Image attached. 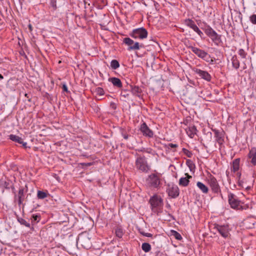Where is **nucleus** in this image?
Masks as SVG:
<instances>
[{
    "label": "nucleus",
    "mask_w": 256,
    "mask_h": 256,
    "mask_svg": "<svg viewBox=\"0 0 256 256\" xmlns=\"http://www.w3.org/2000/svg\"><path fill=\"white\" fill-rule=\"evenodd\" d=\"M145 185L151 190H159L162 185L160 174L152 173L148 175L146 179Z\"/></svg>",
    "instance_id": "obj_1"
},
{
    "label": "nucleus",
    "mask_w": 256,
    "mask_h": 256,
    "mask_svg": "<svg viewBox=\"0 0 256 256\" xmlns=\"http://www.w3.org/2000/svg\"><path fill=\"white\" fill-rule=\"evenodd\" d=\"M76 244L77 245H80L84 248H90L92 246V242L88 234L86 232L80 234L76 240Z\"/></svg>",
    "instance_id": "obj_2"
},
{
    "label": "nucleus",
    "mask_w": 256,
    "mask_h": 256,
    "mask_svg": "<svg viewBox=\"0 0 256 256\" xmlns=\"http://www.w3.org/2000/svg\"><path fill=\"white\" fill-rule=\"evenodd\" d=\"M202 30L216 45L222 42L221 36L218 34L210 26H206L204 28H202Z\"/></svg>",
    "instance_id": "obj_3"
},
{
    "label": "nucleus",
    "mask_w": 256,
    "mask_h": 256,
    "mask_svg": "<svg viewBox=\"0 0 256 256\" xmlns=\"http://www.w3.org/2000/svg\"><path fill=\"white\" fill-rule=\"evenodd\" d=\"M136 168L144 172H147L150 169L144 156L138 157L136 160Z\"/></svg>",
    "instance_id": "obj_4"
},
{
    "label": "nucleus",
    "mask_w": 256,
    "mask_h": 256,
    "mask_svg": "<svg viewBox=\"0 0 256 256\" xmlns=\"http://www.w3.org/2000/svg\"><path fill=\"white\" fill-rule=\"evenodd\" d=\"M150 202L151 205L152 209L154 211H157L158 209H161L163 206V200L160 196L158 194H154L150 198Z\"/></svg>",
    "instance_id": "obj_5"
},
{
    "label": "nucleus",
    "mask_w": 256,
    "mask_h": 256,
    "mask_svg": "<svg viewBox=\"0 0 256 256\" xmlns=\"http://www.w3.org/2000/svg\"><path fill=\"white\" fill-rule=\"evenodd\" d=\"M130 35L134 38L144 39L147 37L148 32L144 28H140L134 30Z\"/></svg>",
    "instance_id": "obj_6"
},
{
    "label": "nucleus",
    "mask_w": 256,
    "mask_h": 256,
    "mask_svg": "<svg viewBox=\"0 0 256 256\" xmlns=\"http://www.w3.org/2000/svg\"><path fill=\"white\" fill-rule=\"evenodd\" d=\"M166 192L168 196L173 198H177L180 194L178 186L173 184H168Z\"/></svg>",
    "instance_id": "obj_7"
},
{
    "label": "nucleus",
    "mask_w": 256,
    "mask_h": 256,
    "mask_svg": "<svg viewBox=\"0 0 256 256\" xmlns=\"http://www.w3.org/2000/svg\"><path fill=\"white\" fill-rule=\"evenodd\" d=\"M123 42L128 46V50H138L142 46V44L140 45L138 42H134V40L130 38H124Z\"/></svg>",
    "instance_id": "obj_8"
},
{
    "label": "nucleus",
    "mask_w": 256,
    "mask_h": 256,
    "mask_svg": "<svg viewBox=\"0 0 256 256\" xmlns=\"http://www.w3.org/2000/svg\"><path fill=\"white\" fill-rule=\"evenodd\" d=\"M208 183L214 192L218 194L220 191L218 183L216 179L214 176L210 175L209 176Z\"/></svg>",
    "instance_id": "obj_9"
},
{
    "label": "nucleus",
    "mask_w": 256,
    "mask_h": 256,
    "mask_svg": "<svg viewBox=\"0 0 256 256\" xmlns=\"http://www.w3.org/2000/svg\"><path fill=\"white\" fill-rule=\"evenodd\" d=\"M228 200L232 208L234 209H240L242 206H240V201L238 200L236 196L233 194H229L228 195Z\"/></svg>",
    "instance_id": "obj_10"
},
{
    "label": "nucleus",
    "mask_w": 256,
    "mask_h": 256,
    "mask_svg": "<svg viewBox=\"0 0 256 256\" xmlns=\"http://www.w3.org/2000/svg\"><path fill=\"white\" fill-rule=\"evenodd\" d=\"M190 48L192 52H193L198 56L204 60L208 61L206 60V58L208 56L209 58L210 56L204 50L194 46H190Z\"/></svg>",
    "instance_id": "obj_11"
},
{
    "label": "nucleus",
    "mask_w": 256,
    "mask_h": 256,
    "mask_svg": "<svg viewBox=\"0 0 256 256\" xmlns=\"http://www.w3.org/2000/svg\"><path fill=\"white\" fill-rule=\"evenodd\" d=\"M215 228L217 229L220 235L224 238H228L230 235V228L228 225L217 224Z\"/></svg>",
    "instance_id": "obj_12"
},
{
    "label": "nucleus",
    "mask_w": 256,
    "mask_h": 256,
    "mask_svg": "<svg viewBox=\"0 0 256 256\" xmlns=\"http://www.w3.org/2000/svg\"><path fill=\"white\" fill-rule=\"evenodd\" d=\"M194 71L198 74L200 78L208 82L210 81L212 77L206 71L202 70L198 68H194Z\"/></svg>",
    "instance_id": "obj_13"
},
{
    "label": "nucleus",
    "mask_w": 256,
    "mask_h": 256,
    "mask_svg": "<svg viewBox=\"0 0 256 256\" xmlns=\"http://www.w3.org/2000/svg\"><path fill=\"white\" fill-rule=\"evenodd\" d=\"M140 130L144 136L148 138H152L153 136V132L148 126L145 122H143L141 124Z\"/></svg>",
    "instance_id": "obj_14"
},
{
    "label": "nucleus",
    "mask_w": 256,
    "mask_h": 256,
    "mask_svg": "<svg viewBox=\"0 0 256 256\" xmlns=\"http://www.w3.org/2000/svg\"><path fill=\"white\" fill-rule=\"evenodd\" d=\"M9 137L10 139L12 140L18 142L20 144H22L24 148H27V142H24L22 138L19 136L12 134L9 136Z\"/></svg>",
    "instance_id": "obj_15"
},
{
    "label": "nucleus",
    "mask_w": 256,
    "mask_h": 256,
    "mask_svg": "<svg viewBox=\"0 0 256 256\" xmlns=\"http://www.w3.org/2000/svg\"><path fill=\"white\" fill-rule=\"evenodd\" d=\"M130 90L133 95L138 98L142 97V90L140 88L137 86L130 85Z\"/></svg>",
    "instance_id": "obj_16"
},
{
    "label": "nucleus",
    "mask_w": 256,
    "mask_h": 256,
    "mask_svg": "<svg viewBox=\"0 0 256 256\" xmlns=\"http://www.w3.org/2000/svg\"><path fill=\"white\" fill-rule=\"evenodd\" d=\"M216 140L220 145H222L224 142V134L218 130H214Z\"/></svg>",
    "instance_id": "obj_17"
},
{
    "label": "nucleus",
    "mask_w": 256,
    "mask_h": 256,
    "mask_svg": "<svg viewBox=\"0 0 256 256\" xmlns=\"http://www.w3.org/2000/svg\"><path fill=\"white\" fill-rule=\"evenodd\" d=\"M186 177L181 178L179 180V185L183 186H188L190 180V178H192V176L189 175L188 173L184 174Z\"/></svg>",
    "instance_id": "obj_18"
},
{
    "label": "nucleus",
    "mask_w": 256,
    "mask_h": 256,
    "mask_svg": "<svg viewBox=\"0 0 256 256\" xmlns=\"http://www.w3.org/2000/svg\"><path fill=\"white\" fill-rule=\"evenodd\" d=\"M248 156L251 160V163L256 166V148H253L250 150Z\"/></svg>",
    "instance_id": "obj_19"
},
{
    "label": "nucleus",
    "mask_w": 256,
    "mask_h": 256,
    "mask_svg": "<svg viewBox=\"0 0 256 256\" xmlns=\"http://www.w3.org/2000/svg\"><path fill=\"white\" fill-rule=\"evenodd\" d=\"M108 81L111 82L114 86L118 88H121L122 86V84L121 80L120 78L113 77L109 78Z\"/></svg>",
    "instance_id": "obj_20"
},
{
    "label": "nucleus",
    "mask_w": 256,
    "mask_h": 256,
    "mask_svg": "<svg viewBox=\"0 0 256 256\" xmlns=\"http://www.w3.org/2000/svg\"><path fill=\"white\" fill-rule=\"evenodd\" d=\"M186 134L190 138H193L196 134V128L194 126L188 127L186 130Z\"/></svg>",
    "instance_id": "obj_21"
},
{
    "label": "nucleus",
    "mask_w": 256,
    "mask_h": 256,
    "mask_svg": "<svg viewBox=\"0 0 256 256\" xmlns=\"http://www.w3.org/2000/svg\"><path fill=\"white\" fill-rule=\"evenodd\" d=\"M24 196V190L22 188L18 190L17 196H15V199H18V205L20 206L22 202Z\"/></svg>",
    "instance_id": "obj_22"
},
{
    "label": "nucleus",
    "mask_w": 256,
    "mask_h": 256,
    "mask_svg": "<svg viewBox=\"0 0 256 256\" xmlns=\"http://www.w3.org/2000/svg\"><path fill=\"white\" fill-rule=\"evenodd\" d=\"M196 186L203 193L207 194L208 192V188L202 182H198L196 184Z\"/></svg>",
    "instance_id": "obj_23"
},
{
    "label": "nucleus",
    "mask_w": 256,
    "mask_h": 256,
    "mask_svg": "<svg viewBox=\"0 0 256 256\" xmlns=\"http://www.w3.org/2000/svg\"><path fill=\"white\" fill-rule=\"evenodd\" d=\"M240 160L239 158H236L233 161L232 164V168L234 172H236L238 170L240 166Z\"/></svg>",
    "instance_id": "obj_24"
},
{
    "label": "nucleus",
    "mask_w": 256,
    "mask_h": 256,
    "mask_svg": "<svg viewBox=\"0 0 256 256\" xmlns=\"http://www.w3.org/2000/svg\"><path fill=\"white\" fill-rule=\"evenodd\" d=\"M232 66L236 70L238 69L240 67V62L236 56L232 57Z\"/></svg>",
    "instance_id": "obj_25"
},
{
    "label": "nucleus",
    "mask_w": 256,
    "mask_h": 256,
    "mask_svg": "<svg viewBox=\"0 0 256 256\" xmlns=\"http://www.w3.org/2000/svg\"><path fill=\"white\" fill-rule=\"evenodd\" d=\"M184 24L186 26H188V27L192 29L193 28H194L196 26L194 21L190 18L186 19L184 21Z\"/></svg>",
    "instance_id": "obj_26"
},
{
    "label": "nucleus",
    "mask_w": 256,
    "mask_h": 256,
    "mask_svg": "<svg viewBox=\"0 0 256 256\" xmlns=\"http://www.w3.org/2000/svg\"><path fill=\"white\" fill-rule=\"evenodd\" d=\"M142 249L145 252H148L151 250V246L148 242H144L142 245Z\"/></svg>",
    "instance_id": "obj_27"
},
{
    "label": "nucleus",
    "mask_w": 256,
    "mask_h": 256,
    "mask_svg": "<svg viewBox=\"0 0 256 256\" xmlns=\"http://www.w3.org/2000/svg\"><path fill=\"white\" fill-rule=\"evenodd\" d=\"M124 231L122 228L120 227H117L115 229V234L116 236L118 238H122L124 235Z\"/></svg>",
    "instance_id": "obj_28"
},
{
    "label": "nucleus",
    "mask_w": 256,
    "mask_h": 256,
    "mask_svg": "<svg viewBox=\"0 0 256 256\" xmlns=\"http://www.w3.org/2000/svg\"><path fill=\"white\" fill-rule=\"evenodd\" d=\"M48 195V192H44L40 190L38 191L37 196L39 199H44L46 198Z\"/></svg>",
    "instance_id": "obj_29"
},
{
    "label": "nucleus",
    "mask_w": 256,
    "mask_h": 256,
    "mask_svg": "<svg viewBox=\"0 0 256 256\" xmlns=\"http://www.w3.org/2000/svg\"><path fill=\"white\" fill-rule=\"evenodd\" d=\"M110 66L112 68L116 70L120 67V64L116 60H113L111 61Z\"/></svg>",
    "instance_id": "obj_30"
},
{
    "label": "nucleus",
    "mask_w": 256,
    "mask_h": 256,
    "mask_svg": "<svg viewBox=\"0 0 256 256\" xmlns=\"http://www.w3.org/2000/svg\"><path fill=\"white\" fill-rule=\"evenodd\" d=\"M18 222L21 224L28 228H30V225L28 222L22 218H18Z\"/></svg>",
    "instance_id": "obj_31"
},
{
    "label": "nucleus",
    "mask_w": 256,
    "mask_h": 256,
    "mask_svg": "<svg viewBox=\"0 0 256 256\" xmlns=\"http://www.w3.org/2000/svg\"><path fill=\"white\" fill-rule=\"evenodd\" d=\"M120 96L125 98H128L130 96V94L127 90H123L121 92Z\"/></svg>",
    "instance_id": "obj_32"
},
{
    "label": "nucleus",
    "mask_w": 256,
    "mask_h": 256,
    "mask_svg": "<svg viewBox=\"0 0 256 256\" xmlns=\"http://www.w3.org/2000/svg\"><path fill=\"white\" fill-rule=\"evenodd\" d=\"M95 92L96 94H98L99 96H103L104 94V92L103 88L100 87L96 88Z\"/></svg>",
    "instance_id": "obj_33"
},
{
    "label": "nucleus",
    "mask_w": 256,
    "mask_h": 256,
    "mask_svg": "<svg viewBox=\"0 0 256 256\" xmlns=\"http://www.w3.org/2000/svg\"><path fill=\"white\" fill-rule=\"evenodd\" d=\"M32 222H38L40 220V216L39 214H32Z\"/></svg>",
    "instance_id": "obj_34"
},
{
    "label": "nucleus",
    "mask_w": 256,
    "mask_h": 256,
    "mask_svg": "<svg viewBox=\"0 0 256 256\" xmlns=\"http://www.w3.org/2000/svg\"><path fill=\"white\" fill-rule=\"evenodd\" d=\"M172 232L174 238L178 240H181L182 239V236L178 232L175 230H172Z\"/></svg>",
    "instance_id": "obj_35"
},
{
    "label": "nucleus",
    "mask_w": 256,
    "mask_h": 256,
    "mask_svg": "<svg viewBox=\"0 0 256 256\" xmlns=\"http://www.w3.org/2000/svg\"><path fill=\"white\" fill-rule=\"evenodd\" d=\"M182 152L188 158H191L192 156V152L185 148H182Z\"/></svg>",
    "instance_id": "obj_36"
},
{
    "label": "nucleus",
    "mask_w": 256,
    "mask_h": 256,
    "mask_svg": "<svg viewBox=\"0 0 256 256\" xmlns=\"http://www.w3.org/2000/svg\"><path fill=\"white\" fill-rule=\"evenodd\" d=\"M239 55L242 58H246V53L245 52V51L243 49H240L238 52Z\"/></svg>",
    "instance_id": "obj_37"
},
{
    "label": "nucleus",
    "mask_w": 256,
    "mask_h": 256,
    "mask_svg": "<svg viewBox=\"0 0 256 256\" xmlns=\"http://www.w3.org/2000/svg\"><path fill=\"white\" fill-rule=\"evenodd\" d=\"M250 20L252 24H256V14H253L250 16Z\"/></svg>",
    "instance_id": "obj_38"
},
{
    "label": "nucleus",
    "mask_w": 256,
    "mask_h": 256,
    "mask_svg": "<svg viewBox=\"0 0 256 256\" xmlns=\"http://www.w3.org/2000/svg\"><path fill=\"white\" fill-rule=\"evenodd\" d=\"M178 146V144H174L172 143H170L168 144V148H176Z\"/></svg>",
    "instance_id": "obj_39"
},
{
    "label": "nucleus",
    "mask_w": 256,
    "mask_h": 256,
    "mask_svg": "<svg viewBox=\"0 0 256 256\" xmlns=\"http://www.w3.org/2000/svg\"><path fill=\"white\" fill-rule=\"evenodd\" d=\"M141 234L143 236H146V237H152V234H151L150 233L141 232Z\"/></svg>",
    "instance_id": "obj_40"
},
{
    "label": "nucleus",
    "mask_w": 256,
    "mask_h": 256,
    "mask_svg": "<svg viewBox=\"0 0 256 256\" xmlns=\"http://www.w3.org/2000/svg\"><path fill=\"white\" fill-rule=\"evenodd\" d=\"M110 106V107L114 110H116V106L114 102H111Z\"/></svg>",
    "instance_id": "obj_41"
},
{
    "label": "nucleus",
    "mask_w": 256,
    "mask_h": 256,
    "mask_svg": "<svg viewBox=\"0 0 256 256\" xmlns=\"http://www.w3.org/2000/svg\"><path fill=\"white\" fill-rule=\"evenodd\" d=\"M192 30H193L195 32H197L200 30V28L196 25L194 28H193Z\"/></svg>",
    "instance_id": "obj_42"
},
{
    "label": "nucleus",
    "mask_w": 256,
    "mask_h": 256,
    "mask_svg": "<svg viewBox=\"0 0 256 256\" xmlns=\"http://www.w3.org/2000/svg\"><path fill=\"white\" fill-rule=\"evenodd\" d=\"M198 36L200 37H202V36L204 35L203 32L200 30L197 32H196Z\"/></svg>",
    "instance_id": "obj_43"
},
{
    "label": "nucleus",
    "mask_w": 256,
    "mask_h": 256,
    "mask_svg": "<svg viewBox=\"0 0 256 256\" xmlns=\"http://www.w3.org/2000/svg\"><path fill=\"white\" fill-rule=\"evenodd\" d=\"M63 90L64 91L68 92V88L66 85L63 86Z\"/></svg>",
    "instance_id": "obj_44"
},
{
    "label": "nucleus",
    "mask_w": 256,
    "mask_h": 256,
    "mask_svg": "<svg viewBox=\"0 0 256 256\" xmlns=\"http://www.w3.org/2000/svg\"><path fill=\"white\" fill-rule=\"evenodd\" d=\"M128 138V134H124V138L126 140H127Z\"/></svg>",
    "instance_id": "obj_45"
},
{
    "label": "nucleus",
    "mask_w": 256,
    "mask_h": 256,
    "mask_svg": "<svg viewBox=\"0 0 256 256\" xmlns=\"http://www.w3.org/2000/svg\"><path fill=\"white\" fill-rule=\"evenodd\" d=\"M28 28H29V29L32 30V26L31 24H29L28 25Z\"/></svg>",
    "instance_id": "obj_46"
},
{
    "label": "nucleus",
    "mask_w": 256,
    "mask_h": 256,
    "mask_svg": "<svg viewBox=\"0 0 256 256\" xmlns=\"http://www.w3.org/2000/svg\"><path fill=\"white\" fill-rule=\"evenodd\" d=\"M191 160H186V164H188V163L191 162Z\"/></svg>",
    "instance_id": "obj_47"
},
{
    "label": "nucleus",
    "mask_w": 256,
    "mask_h": 256,
    "mask_svg": "<svg viewBox=\"0 0 256 256\" xmlns=\"http://www.w3.org/2000/svg\"><path fill=\"white\" fill-rule=\"evenodd\" d=\"M3 78H4V77L2 76V74H0V80H2Z\"/></svg>",
    "instance_id": "obj_48"
},
{
    "label": "nucleus",
    "mask_w": 256,
    "mask_h": 256,
    "mask_svg": "<svg viewBox=\"0 0 256 256\" xmlns=\"http://www.w3.org/2000/svg\"><path fill=\"white\" fill-rule=\"evenodd\" d=\"M84 2L85 4H86V0H84Z\"/></svg>",
    "instance_id": "obj_49"
},
{
    "label": "nucleus",
    "mask_w": 256,
    "mask_h": 256,
    "mask_svg": "<svg viewBox=\"0 0 256 256\" xmlns=\"http://www.w3.org/2000/svg\"><path fill=\"white\" fill-rule=\"evenodd\" d=\"M25 96H28V94H25Z\"/></svg>",
    "instance_id": "obj_50"
}]
</instances>
